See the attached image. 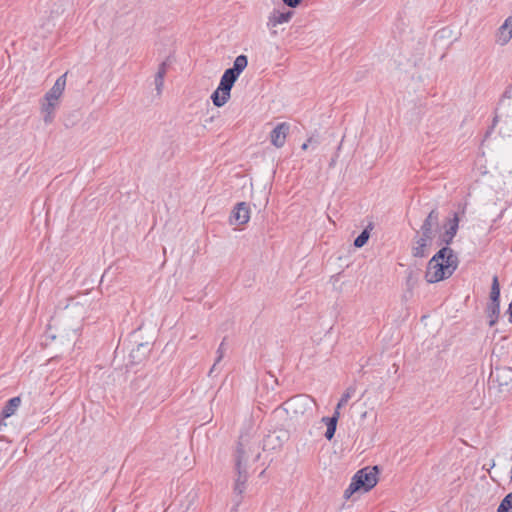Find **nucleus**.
Segmentation results:
<instances>
[{
    "label": "nucleus",
    "instance_id": "f257e3e1",
    "mask_svg": "<svg viewBox=\"0 0 512 512\" xmlns=\"http://www.w3.org/2000/svg\"><path fill=\"white\" fill-rule=\"evenodd\" d=\"M247 448L252 453L253 461H258L261 456L260 440L248 433L241 434L238 440L235 452V470L237 477L234 484V492L241 496L246 489V483L249 477L248 467L245 463V453Z\"/></svg>",
    "mask_w": 512,
    "mask_h": 512
},
{
    "label": "nucleus",
    "instance_id": "f03ea898",
    "mask_svg": "<svg viewBox=\"0 0 512 512\" xmlns=\"http://www.w3.org/2000/svg\"><path fill=\"white\" fill-rule=\"evenodd\" d=\"M378 467H365L353 476L348 488L344 491V498L349 499L355 492L370 491L378 481Z\"/></svg>",
    "mask_w": 512,
    "mask_h": 512
},
{
    "label": "nucleus",
    "instance_id": "7ed1b4c3",
    "mask_svg": "<svg viewBox=\"0 0 512 512\" xmlns=\"http://www.w3.org/2000/svg\"><path fill=\"white\" fill-rule=\"evenodd\" d=\"M457 267L458 257L456 255H450L447 260H445V263L434 262V265H430V262H428L425 279L428 283L439 282L449 278Z\"/></svg>",
    "mask_w": 512,
    "mask_h": 512
},
{
    "label": "nucleus",
    "instance_id": "20e7f679",
    "mask_svg": "<svg viewBox=\"0 0 512 512\" xmlns=\"http://www.w3.org/2000/svg\"><path fill=\"white\" fill-rule=\"evenodd\" d=\"M141 331L142 327H139L130 334V342L135 346L130 352L133 363H140L151 350V340L142 341Z\"/></svg>",
    "mask_w": 512,
    "mask_h": 512
},
{
    "label": "nucleus",
    "instance_id": "39448f33",
    "mask_svg": "<svg viewBox=\"0 0 512 512\" xmlns=\"http://www.w3.org/2000/svg\"><path fill=\"white\" fill-rule=\"evenodd\" d=\"M233 85V82L224 76L221 77L218 88L211 95L212 102L216 107H222L228 102Z\"/></svg>",
    "mask_w": 512,
    "mask_h": 512
},
{
    "label": "nucleus",
    "instance_id": "423d86ee",
    "mask_svg": "<svg viewBox=\"0 0 512 512\" xmlns=\"http://www.w3.org/2000/svg\"><path fill=\"white\" fill-rule=\"evenodd\" d=\"M439 225V212L437 209H432L430 213L425 218L423 224L421 225L420 231L417 232V235L421 233L426 238L434 237V229Z\"/></svg>",
    "mask_w": 512,
    "mask_h": 512
},
{
    "label": "nucleus",
    "instance_id": "0eeeda50",
    "mask_svg": "<svg viewBox=\"0 0 512 512\" xmlns=\"http://www.w3.org/2000/svg\"><path fill=\"white\" fill-rule=\"evenodd\" d=\"M248 65V58L246 55H239L234 60L233 66L225 70L222 76L235 83L240 74L245 70Z\"/></svg>",
    "mask_w": 512,
    "mask_h": 512
},
{
    "label": "nucleus",
    "instance_id": "6e6552de",
    "mask_svg": "<svg viewBox=\"0 0 512 512\" xmlns=\"http://www.w3.org/2000/svg\"><path fill=\"white\" fill-rule=\"evenodd\" d=\"M289 130L290 125L286 122L277 124L276 127L270 133V140L272 145H274L276 148L283 147Z\"/></svg>",
    "mask_w": 512,
    "mask_h": 512
},
{
    "label": "nucleus",
    "instance_id": "1a4fd4ad",
    "mask_svg": "<svg viewBox=\"0 0 512 512\" xmlns=\"http://www.w3.org/2000/svg\"><path fill=\"white\" fill-rule=\"evenodd\" d=\"M250 219V209L246 202L238 203L230 215V222L239 225L246 224Z\"/></svg>",
    "mask_w": 512,
    "mask_h": 512
},
{
    "label": "nucleus",
    "instance_id": "9d476101",
    "mask_svg": "<svg viewBox=\"0 0 512 512\" xmlns=\"http://www.w3.org/2000/svg\"><path fill=\"white\" fill-rule=\"evenodd\" d=\"M433 238H426L422 234L415 238V243L412 247V255L415 258H424L429 254V248L432 244Z\"/></svg>",
    "mask_w": 512,
    "mask_h": 512
},
{
    "label": "nucleus",
    "instance_id": "9b49d317",
    "mask_svg": "<svg viewBox=\"0 0 512 512\" xmlns=\"http://www.w3.org/2000/svg\"><path fill=\"white\" fill-rule=\"evenodd\" d=\"M66 76L67 73H64L60 77L57 78L52 88L45 94L46 100H56L59 101L62 96L65 86H66Z\"/></svg>",
    "mask_w": 512,
    "mask_h": 512
},
{
    "label": "nucleus",
    "instance_id": "f8f14e48",
    "mask_svg": "<svg viewBox=\"0 0 512 512\" xmlns=\"http://www.w3.org/2000/svg\"><path fill=\"white\" fill-rule=\"evenodd\" d=\"M58 101L46 100L41 102V112L43 114V121L45 124H51L55 118V110L58 107Z\"/></svg>",
    "mask_w": 512,
    "mask_h": 512
},
{
    "label": "nucleus",
    "instance_id": "ddd939ff",
    "mask_svg": "<svg viewBox=\"0 0 512 512\" xmlns=\"http://www.w3.org/2000/svg\"><path fill=\"white\" fill-rule=\"evenodd\" d=\"M294 12L288 10L286 12H280L278 10H273V12L268 17L267 26L269 28L276 27L279 24L287 23L292 18Z\"/></svg>",
    "mask_w": 512,
    "mask_h": 512
},
{
    "label": "nucleus",
    "instance_id": "4468645a",
    "mask_svg": "<svg viewBox=\"0 0 512 512\" xmlns=\"http://www.w3.org/2000/svg\"><path fill=\"white\" fill-rule=\"evenodd\" d=\"M339 417H340V412L334 411V413L331 417H323L322 418V421L327 426V429L325 432V437L327 440H331L334 437Z\"/></svg>",
    "mask_w": 512,
    "mask_h": 512
},
{
    "label": "nucleus",
    "instance_id": "2eb2a0df",
    "mask_svg": "<svg viewBox=\"0 0 512 512\" xmlns=\"http://www.w3.org/2000/svg\"><path fill=\"white\" fill-rule=\"evenodd\" d=\"M486 313L489 318V326L490 327L494 326L497 323L499 316H500V301H498V302L490 301L487 304Z\"/></svg>",
    "mask_w": 512,
    "mask_h": 512
},
{
    "label": "nucleus",
    "instance_id": "dca6fc26",
    "mask_svg": "<svg viewBox=\"0 0 512 512\" xmlns=\"http://www.w3.org/2000/svg\"><path fill=\"white\" fill-rule=\"evenodd\" d=\"M20 404L21 398L19 396L9 399L6 402L4 408L2 409L0 416L2 418H8L12 416L17 410V408L20 406Z\"/></svg>",
    "mask_w": 512,
    "mask_h": 512
},
{
    "label": "nucleus",
    "instance_id": "f3484780",
    "mask_svg": "<svg viewBox=\"0 0 512 512\" xmlns=\"http://www.w3.org/2000/svg\"><path fill=\"white\" fill-rule=\"evenodd\" d=\"M167 62L166 61H163L159 67H158V71L155 75V87H156V90H157V93L158 94H161L162 92V88H163V85H164V77L166 75V72H167Z\"/></svg>",
    "mask_w": 512,
    "mask_h": 512
},
{
    "label": "nucleus",
    "instance_id": "a211bd4d",
    "mask_svg": "<svg viewBox=\"0 0 512 512\" xmlns=\"http://www.w3.org/2000/svg\"><path fill=\"white\" fill-rule=\"evenodd\" d=\"M450 255H456L454 253V251L447 247V246H444L442 247L430 260V265H434V262H442V263H445V260H447V258L450 256Z\"/></svg>",
    "mask_w": 512,
    "mask_h": 512
},
{
    "label": "nucleus",
    "instance_id": "6ab92c4d",
    "mask_svg": "<svg viewBox=\"0 0 512 512\" xmlns=\"http://www.w3.org/2000/svg\"><path fill=\"white\" fill-rule=\"evenodd\" d=\"M373 229V223H369L366 228L355 238L354 246L357 248L363 247L369 240L370 231Z\"/></svg>",
    "mask_w": 512,
    "mask_h": 512
},
{
    "label": "nucleus",
    "instance_id": "aec40b11",
    "mask_svg": "<svg viewBox=\"0 0 512 512\" xmlns=\"http://www.w3.org/2000/svg\"><path fill=\"white\" fill-rule=\"evenodd\" d=\"M356 391V388L354 386H350L348 387L345 392L342 394L336 408L334 411H339L340 412V409L345 406L348 401L352 398V396L354 395Z\"/></svg>",
    "mask_w": 512,
    "mask_h": 512
},
{
    "label": "nucleus",
    "instance_id": "412c9836",
    "mask_svg": "<svg viewBox=\"0 0 512 512\" xmlns=\"http://www.w3.org/2000/svg\"><path fill=\"white\" fill-rule=\"evenodd\" d=\"M490 301H492V302L500 301V284H499L497 275H494L492 278Z\"/></svg>",
    "mask_w": 512,
    "mask_h": 512
},
{
    "label": "nucleus",
    "instance_id": "4be33fe9",
    "mask_svg": "<svg viewBox=\"0 0 512 512\" xmlns=\"http://www.w3.org/2000/svg\"><path fill=\"white\" fill-rule=\"evenodd\" d=\"M225 351H226V348H225V338H224L217 349L218 356L209 371V376H212V374L217 370V365L220 363V361L224 357Z\"/></svg>",
    "mask_w": 512,
    "mask_h": 512
},
{
    "label": "nucleus",
    "instance_id": "5701e85b",
    "mask_svg": "<svg viewBox=\"0 0 512 512\" xmlns=\"http://www.w3.org/2000/svg\"><path fill=\"white\" fill-rule=\"evenodd\" d=\"M459 227V217L457 213H454L452 218H449L447 220V229L445 231H448V234L456 235Z\"/></svg>",
    "mask_w": 512,
    "mask_h": 512
},
{
    "label": "nucleus",
    "instance_id": "b1692460",
    "mask_svg": "<svg viewBox=\"0 0 512 512\" xmlns=\"http://www.w3.org/2000/svg\"><path fill=\"white\" fill-rule=\"evenodd\" d=\"M512 510V492L508 493L500 502L497 512H510Z\"/></svg>",
    "mask_w": 512,
    "mask_h": 512
},
{
    "label": "nucleus",
    "instance_id": "393cba45",
    "mask_svg": "<svg viewBox=\"0 0 512 512\" xmlns=\"http://www.w3.org/2000/svg\"><path fill=\"white\" fill-rule=\"evenodd\" d=\"M500 28L507 31V35L503 38V43H507L512 38V16H509Z\"/></svg>",
    "mask_w": 512,
    "mask_h": 512
},
{
    "label": "nucleus",
    "instance_id": "a878e982",
    "mask_svg": "<svg viewBox=\"0 0 512 512\" xmlns=\"http://www.w3.org/2000/svg\"><path fill=\"white\" fill-rule=\"evenodd\" d=\"M304 400H305V398H303L302 396H295L293 398H290L289 400H287L285 402V405L287 406V410L299 406Z\"/></svg>",
    "mask_w": 512,
    "mask_h": 512
},
{
    "label": "nucleus",
    "instance_id": "bb28decb",
    "mask_svg": "<svg viewBox=\"0 0 512 512\" xmlns=\"http://www.w3.org/2000/svg\"><path fill=\"white\" fill-rule=\"evenodd\" d=\"M454 237V235L448 234V231H445L439 237V244H445L448 247V245L452 243Z\"/></svg>",
    "mask_w": 512,
    "mask_h": 512
},
{
    "label": "nucleus",
    "instance_id": "cd10ccee",
    "mask_svg": "<svg viewBox=\"0 0 512 512\" xmlns=\"http://www.w3.org/2000/svg\"><path fill=\"white\" fill-rule=\"evenodd\" d=\"M146 382H148L147 376L138 377L132 382V387L134 390H139L144 386V384H146Z\"/></svg>",
    "mask_w": 512,
    "mask_h": 512
},
{
    "label": "nucleus",
    "instance_id": "c85d7f7f",
    "mask_svg": "<svg viewBox=\"0 0 512 512\" xmlns=\"http://www.w3.org/2000/svg\"><path fill=\"white\" fill-rule=\"evenodd\" d=\"M285 5H287L290 8H296L302 0H282Z\"/></svg>",
    "mask_w": 512,
    "mask_h": 512
},
{
    "label": "nucleus",
    "instance_id": "c756f323",
    "mask_svg": "<svg viewBox=\"0 0 512 512\" xmlns=\"http://www.w3.org/2000/svg\"><path fill=\"white\" fill-rule=\"evenodd\" d=\"M247 452L245 453V456H244V459L246 460L245 463H246V467H249L250 463H255L256 461H253V456H252V453L249 451V449L247 448L246 450Z\"/></svg>",
    "mask_w": 512,
    "mask_h": 512
},
{
    "label": "nucleus",
    "instance_id": "7c9ffc66",
    "mask_svg": "<svg viewBox=\"0 0 512 512\" xmlns=\"http://www.w3.org/2000/svg\"><path fill=\"white\" fill-rule=\"evenodd\" d=\"M507 35V31L506 30H503L502 28H499V41L501 42V44H504L503 43V38Z\"/></svg>",
    "mask_w": 512,
    "mask_h": 512
},
{
    "label": "nucleus",
    "instance_id": "2f4dec72",
    "mask_svg": "<svg viewBox=\"0 0 512 512\" xmlns=\"http://www.w3.org/2000/svg\"><path fill=\"white\" fill-rule=\"evenodd\" d=\"M498 123V116L496 115L494 118H493V121H492V125H491V130L494 129V127L497 125Z\"/></svg>",
    "mask_w": 512,
    "mask_h": 512
},
{
    "label": "nucleus",
    "instance_id": "473e14b6",
    "mask_svg": "<svg viewBox=\"0 0 512 512\" xmlns=\"http://www.w3.org/2000/svg\"><path fill=\"white\" fill-rule=\"evenodd\" d=\"M336 158H337V155L335 157H333L329 163V167L332 168L335 166L336 164Z\"/></svg>",
    "mask_w": 512,
    "mask_h": 512
},
{
    "label": "nucleus",
    "instance_id": "72a5a7b5",
    "mask_svg": "<svg viewBox=\"0 0 512 512\" xmlns=\"http://www.w3.org/2000/svg\"><path fill=\"white\" fill-rule=\"evenodd\" d=\"M307 141H308L309 144L318 143V141L314 137L308 138Z\"/></svg>",
    "mask_w": 512,
    "mask_h": 512
},
{
    "label": "nucleus",
    "instance_id": "f704fd0d",
    "mask_svg": "<svg viewBox=\"0 0 512 512\" xmlns=\"http://www.w3.org/2000/svg\"><path fill=\"white\" fill-rule=\"evenodd\" d=\"M308 145H309L308 141L303 143L302 146H301L302 150H306L308 148Z\"/></svg>",
    "mask_w": 512,
    "mask_h": 512
},
{
    "label": "nucleus",
    "instance_id": "c9c22d12",
    "mask_svg": "<svg viewBox=\"0 0 512 512\" xmlns=\"http://www.w3.org/2000/svg\"><path fill=\"white\" fill-rule=\"evenodd\" d=\"M407 282H408V283H409V282H412V272H411V273H409V276H408Z\"/></svg>",
    "mask_w": 512,
    "mask_h": 512
},
{
    "label": "nucleus",
    "instance_id": "e433bc0d",
    "mask_svg": "<svg viewBox=\"0 0 512 512\" xmlns=\"http://www.w3.org/2000/svg\"><path fill=\"white\" fill-rule=\"evenodd\" d=\"M499 372H500V370H499V369H497V370H496V373H495V377L497 378V380L499 379Z\"/></svg>",
    "mask_w": 512,
    "mask_h": 512
},
{
    "label": "nucleus",
    "instance_id": "4c0bfd02",
    "mask_svg": "<svg viewBox=\"0 0 512 512\" xmlns=\"http://www.w3.org/2000/svg\"><path fill=\"white\" fill-rule=\"evenodd\" d=\"M503 372L507 373V374H511V371L510 370H503Z\"/></svg>",
    "mask_w": 512,
    "mask_h": 512
}]
</instances>
